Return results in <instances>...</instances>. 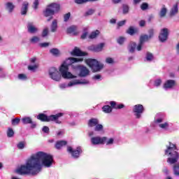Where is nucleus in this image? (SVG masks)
Wrapping results in <instances>:
<instances>
[{"label": "nucleus", "mask_w": 179, "mask_h": 179, "mask_svg": "<svg viewBox=\"0 0 179 179\" xmlns=\"http://www.w3.org/2000/svg\"><path fill=\"white\" fill-rule=\"evenodd\" d=\"M52 163H54L52 155L44 152H38L29 157L25 164L21 165L16 171L20 176H37L41 173L43 166L48 169L52 166Z\"/></svg>", "instance_id": "nucleus-1"}, {"label": "nucleus", "mask_w": 179, "mask_h": 179, "mask_svg": "<svg viewBox=\"0 0 179 179\" xmlns=\"http://www.w3.org/2000/svg\"><path fill=\"white\" fill-rule=\"evenodd\" d=\"M83 61V58H76V57H69L67 59H66L63 64L59 67V72L64 78V79H76V76H73L72 73L69 72V68L68 66H71V68H73V65L74 66H76V62H82Z\"/></svg>", "instance_id": "nucleus-2"}, {"label": "nucleus", "mask_w": 179, "mask_h": 179, "mask_svg": "<svg viewBox=\"0 0 179 179\" xmlns=\"http://www.w3.org/2000/svg\"><path fill=\"white\" fill-rule=\"evenodd\" d=\"M165 155L169 157L167 162L170 164H175L178 162L179 155L177 152V147L174 144L169 143V146L165 150Z\"/></svg>", "instance_id": "nucleus-3"}, {"label": "nucleus", "mask_w": 179, "mask_h": 179, "mask_svg": "<svg viewBox=\"0 0 179 179\" xmlns=\"http://www.w3.org/2000/svg\"><path fill=\"white\" fill-rule=\"evenodd\" d=\"M85 62L93 72H100V70L104 66L103 64L99 62L96 59H87Z\"/></svg>", "instance_id": "nucleus-4"}, {"label": "nucleus", "mask_w": 179, "mask_h": 179, "mask_svg": "<svg viewBox=\"0 0 179 179\" xmlns=\"http://www.w3.org/2000/svg\"><path fill=\"white\" fill-rule=\"evenodd\" d=\"M64 113H59L56 115H52L50 116H47L45 114L41 113L37 116L38 120L43 122H50V121H57L59 117H62Z\"/></svg>", "instance_id": "nucleus-5"}, {"label": "nucleus", "mask_w": 179, "mask_h": 179, "mask_svg": "<svg viewBox=\"0 0 179 179\" xmlns=\"http://www.w3.org/2000/svg\"><path fill=\"white\" fill-rule=\"evenodd\" d=\"M58 10H59V4L52 3L43 11V15L45 17H48V16H52L55 12H58Z\"/></svg>", "instance_id": "nucleus-6"}, {"label": "nucleus", "mask_w": 179, "mask_h": 179, "mask_svg": "<svg viewBox=\"0 0 179 179\" xmlns=\"http://www.w3.org/2000/svg\"><path fill=\"white\" fill-rule=\"evenodd\" d=\"M76 85H89V80H74L70 81L68 84L62 83L59 85L60 89H66V87H72V86H76Z\"/></svg>", "instance_id": "nucleus-7"}, {"label": "nucleus", "mask_w": 179, "mask_h": 179, "mask_svg": "<svg viewBox=\"0 0 179 179\" xmlns=\"http://www.w3.org/2000/svg\"><path fill=\"white\" fill-rule=\"evenodd\" d=\"M49 76L50 79H52L55 82H59L61 80V74L55 67H51L49 69Z\"/></svg>", "instance_id": "nucleus-8"}, {"label": "nucleus", "mask_w": 179, "mask_h": 179, "mask_svg": "<svg viewBox=\"0 0 179 179\" xmlns=\"http://www.w3.org/2000/svg\"><path fill=\"white\" fill-rule=\"evenodd\" d=\"M73 69H78L79 71V76L80 78H85L86 76H87V75H89L90 71L89 69H87V68H86V66H81V65H73Z\"/></svg>", "instance_id": "nucleus-9"}, {"label": "nucleus", "mask_w": 179, "mask_h": 179, "mask_svg": "<svg viewBox=\"0 0 179 179\" xmlns=\"http://www.w3.org/2000/svg\"><path fill=\"white\" fill-rule=\"evenodd\" d=\"M143 111H145V108L143 105L137 104L133 108V113H134L136 118H141V117H142V114H143Z\"/></svg>", "instance_id": "nucleus-10"}, {"label": "nucleus", "mask_w": 179, "mask_h": 179, "mask_svg": "<svg viewBox=\"0 0 179 179\" xmlns=\"http://www.w3.org/2000/svg\"><path fill=\"white\" fill-rule=\"evenodd\" d=\"M167 38H169V29L163 28L160 31L159 40L161 43H165V41H167Z\"/></svg>", "instance_id": "nucleus-11"}, {"label": "nucleus", "mask_w": 179, "mask_h": 179, "mask_svg": "<svg viewBox=\"0 0 179 179\" xmlns=\"http://www.w3.org/2000/svg\"><path fill=\"white\" fill-rule=\"evenodd\" d=\"M67 152H69V153H71L72 157H73L74 159H78L80 153H82V149H80V147H78L76 150H73V148H71V147H68Z\"/></svg>", "instance_id": "nucleus-12"}, {"label": "nucleus", "mask_w": 179, "mask_h": 179, "mask_svg": "<svg viewBox=\"0 0 179 179\" xmlns=\"http://www.w3.org/2000/svg\"><path fill=\"white\" fill-rule=\"evenodd\" d=\"M155 124H158V127H159L161 129H164L165 131H167V129H169V127H170L169 122H164L163 118H158L155 120Z\"/></svg>", "instance_id": "nucleus-13"}, {"label": "nucleus", "mask_w": 179, "mask_h": 179, "mask_svg": "<svg viewBox=\"0 0 179 179\" xmlns=\"http://www.w3.org/2000/svg\"><path fill=\"white\" fill-rule=\"evenodd\" d=\"M106 137L101 138L100 136H95L91 138V143L92 145H103L104 142L106 141Z\"/></svg>", "instance_id": "nucleus-14"}, {"label": "nucleus", "mask_w": 179, "mask_h": 179, "mask_svg": "<svg viewBox=\"0 0 179 179\" xmlns=\"http://www.w3.org/2000/svg\"><path fill=\"white\" fill-rule=\"evenodd\" d=\"M176 86V80H167L163 85L164 90H169L173 89Z\"/></svg>", "instance_id": "nucleus-15"}, {"label": "nucleus", "mask_w": 179, "mask_h": 179, "mask_svg": "<svg viewBox=\"0 0 179 179\" xmlns=\"http://www.w3.org/2000/svg\"><path fill=\"white\" fill-rule=\"evenodd\" d=\"M27 27L28 33H30L31 34H35V33H37V31H38V29L36 27V26H34V24L33 22H28Z\"/></svg>", "instance_id": "nucleus-16"}, {"label": "nucleus", "mask_w": 179, "mask_h": 179, "mask_svg": "<svg viewBox=\"0 0 179 179\" xmlns=\"http://www.w3.org/2000/svg\"><path fill=\"white\" fill-rule=\"evenodd\" d=\"M178 1L173 4V7L170 10V16H176L178 13Z\"/></svg>", "instance_id": "nucleus-17"}, {"label": "nucleus", "mask_w": 179, "mask_h": 179, "mask_svg": "<svg viewBox=\"0 0 179 179\" xmlns=\"http://www.w3.org/2000/svg\"><path fill=\"white\" fill-rule=\"evenodd\" d=\"M87 54L85 52H82L79 48H75L71 52V55H76L77 57H85Z\"/></svg>", "instance_id": "nucleus-18"}, {"label": "nucleus", "mask_w": 179, "mask_h": 179, "mask_svg": "<svg viewBox=\"0 0 179 179\" xmlns=\"http://www.w3.org/2000/svg\"><path fill=\"white\" fill-rule=\"evenodd\" d=\"M29 10V2L24 1L21 7V15H27Z\"/></svg>", "instance_id": "nucleus-19"}, {"label": "nucleus", "mask_w": 179, "mask_h": 179, "mask_svg": "<svg viewBox=\"0 0 179 179\" xmlns=\"http://www.w3.org/2000/svg\"><path fill=\"white\" fill-rule=\"evenodd\" d=\"M67 33L69 34H73L74 36H76L78 34V27L76 25H72L67 28Z\"/></svg>", "instance_id": "nucleus-20"}, {"label": "nucleus", "mask_w": 179, "mask_h": 179, "mask_svg": "<svg viewBox=\"0 0 179 179\" xmlns=\"http://www.w3.org/2000/svg\"><path fill=\"white\" fill-rule=\"evenodd\" d=\"M127 50L129 52L134 54V52H135V50H136V43L130 42L127 46Z\"/></svg>", "instance_id": "nucleus-21"}, {"label": "nucleus", "mask_w": 179, "mask_h": 179, "mask_svg": "<svg viewBox=\"0 0 179 179\" xmlns=\"http://www.w3.org/2000/svg\"><path fill=\"white\" fill-rule=\"evenodd\" d=\"M103 48H104V43H99L92 47V51H94V52H100L103 51Z\"/></svg>", "instance_id": "nucleus-22"}, {"label": "nucleus", "mask_w": 179, "mask_h": 179, "mask_svg": "<svg viewBox=\"0 0 179 179\" xmlns=\"http://www.w3.org/2000/svg\"><path fill=\"white\" fill-rule=\"evenodd\" d=\"M99 120L96 118H92L88 121V127L90 128H93V127H96L99 124Z\"/></svg>", "instance_id": "nucleus-23"}, {"label": "nucleus", "mask_w": 179, "mask_h": 179, "mask_svg": "<svg viewBox=\"0 0 179 179\" xmlns=\"http://www.w3.org/2000/svg\"><path fill=\"white\" fill-rule=\"evenodd\" d=\"M52 33H55L57 31V29H58V21L57 20H54L50 26Z\"/></svg>", "instance_id": "nucleus-24"}, {"label": "nucleus", "mask_w": 179, "mask_h": 179, "mask_svg": "<svg viewBox=\"0 0 179 179\" xmlns=\"http://www.w3.org/2000/svg\"><path fill=\"white\" fill-rule=\"evenodd\" d=\"M6 9L9 13H12L15 9V6L10 2L6 3Z\"/></svg>", "instance_id": "nucleus-25"}, {"label": "nucleus", "mask_w": 179, "mask_h": 179, "mask_svg": "<svg viewBox=\"0 0 179 179\" xmlns=\"http://www.w3.org/2000/svg\"><path fill=\"white\" fill-rule=\"evenodd\" d=\"M66 143H67L66 141H57V143L55 144V148H56V149L59 150V149H61V148H62V146L66 145Z\"/></svg>", "instance_id": "nucleus-26"}, {"label": "nucleus", "mask_w": 179, "mask_h": 179, "mask_svg": "<svg viewBox=\"0 0 179 179\" xmlns=\"http://www.w3.org/2000/svg\"><path fill=\"white\" fill-rule=\"evenodd\" d=\"M136 33H138V28H135L134 27H129L127 31V34H130V36H134V34Z\"/></svg>", "instance_id": "nucleus-27"}, {"label": "nucleus", "mask_w": 179, "mask_h": 179, "mask_svg": "<svg viewBox=\"0 0 179 179\" xmlns=\"http://www.w3.org/2000/svg\"><path fill=\"white\" fill-rule=\"evenodd\" d=\"M102 111L106 114H110L113 112V108L108 105H105L102 107Z\"/></svg>", "instance_id": "nucleus-28"}, {"label": "nucleus", "mask_w": 179, "mask_h": 179, "mask_svg": "<svg viewBox=\"0 0 179 179\" xmlns=\"http://www.w3.org/2000/svg\"><path fill=\"white\" fill-rule=\"evenodd\" d=\"M166 15H167V8L164 5L159 11V17H164Z\"/></svg>", "instance_id": "nucleus-29"}, {"label": "nucleus", "mask_w": 179, "mask_h": 179, "mask_svg": "<svg viewBox=\"0 0 179 179\" xmlns=\"http://www.w3.org/2000/svg\"><path fill=\"white\" fill-rule=\"evenodd\" d=\"M50 52L52 54V55H53V57H59L60 52L59 50L57 48L50 49Z\"/></svg>", "instance_id": "nucleus-30"}, {"label": "nucleus", "mask_w": 179, "mask_h": 179, "mask_svg": "<svg viewBox=\"0 0 179 179\" xmlns=\"http://www.w3.org/2000/svg\"><path fill=\"white\" fill-rule=\"evenodd\" d=\"M33 120H31V117H24L22 119V124H24V125L27 124H31V122Z\"/></svg>", "instance_id": "nucleus-31"}, {"label": "nucleus", "mask_w": 179, "mask_h": 179, "mask_svg": "<svg viewBox=\"0 0 179 179\" xmlns=\"http://www.w3.org/2000/svg\"><path fill=\"white\" fill-rule=\"evenodd\" d=\"M150 37L148 35H141L140 36V43H143V44H145V42L148 41V40H150Z\"/></svg>", "instance_id": "nucleus-32"}, {"label": "nucleus", "mask_w": 179, "mask_h": 179, "mask_svg": "<svg viewBox=\"0 0 179 179\" xmlns=\"http://www.w3.org/2000/svg\"><path fill=\"white\" fill-rule=\"evenodd\" d=\"M99 34H100V31L95 30L91 33L89 37L90 38H96V37H97Z\"/></svg>", "instance_id": "nucleus-33"}, {"label": "nucleus", "mask_w": 179, "mask_h": 179, "mask_svg": "<svg viewBox=\"0 0 179 179\" xmlns=\"http://www.w3.org/2000/svg\"><path fill=\"white\" fill-rule=\"evenodd\" d=\"M173 174L175 176H179V163L173 166Z\"/></svg>", "instance_id": "nucleus-34"}, {"label": "nucleus", "mask_w": 179, "mask_h": 179, "mask_svg": "<svg viewBox=\"0 0 179 179\" xmlns=\"http://www.w3.org/2000/svg\"><path fill=\"white\" fill-rule=\"evenodd\" d=\"M30 43H31L32 44H36L37 43H38L40 41V38H38V36H33L30 40H29Z\"/></svg>", "instance_id": "nucleus-35"}, {"label": "nucleus", "mask_w": 179, "mask_h": 179, "mask_svg": "<svg viewBox=\"0 0 179 179\" xmlns=\"http://www.w3.org/2000/svg\"><path fill=\"white\" fill-rule=\"evenodd\" d=\"M20 122V118H19V117H16L11 120V124L13 126L19 125Z\"/></svg>", "instance_id": "nucleus-36"}, {"label": "nucleus", "mask_w": 179, "mask_h": 179, "mask_svg": "<svg viewBox=\"0 0 179 179\" xmlns=\"http://www.w3.org/2000/svg\"><path fill=\"white\" fill-rule=\"evenodd\" d=\"M15 135V131H13V129L12 128H8L7 131V136L8 138H12Z\"/></svg>", "instance_id": "nucleus-37"}, {"label": "nucleus", "mask_w": 179, "mask_h": 179, "mask_svg": "<svg viewBox=\"0 0 179 179\" xmlns=\"http://www.w3.org/2000/svg\"><path fill=\"white\" fill-rule=\"evenodd\" d=\"M146 61H152L153 60V55L150 52H147L146 54V57H145Z\"/></svg>", "instance_id": "nucleus-38"}, {"label": "nucleus", "mask_w": 179, "mask_h": 179, "mask_svg": "<svg viewBox=\"0 0 179 179\" xmlns=\"http://www.w3.org/2000/svg\"><path fill=\"white\" fill-rule=\"evenodd\" d=\"M106 64H109L110 65H113V64H115V62L114 61V59L111 57H107L106 59Z\"/></svg>", "instance_id": "nucleus-39"}, {"label": "nucleus", "mask_w": 179, "mask_h": 179, "mask_svg": "<svg viewBox=\"0 0 179 179\" xmlns=\"http://www.w3.org/2000/svg\"><path fill=\"white\" fill-rule=\"evenodd\" d=\"M160 85H162V79L158 78L155 80L154 86H155V87H159L160 86Z\"/></svg>", "instance_id": "nucleus-40"}, {"label": "nucleus", "mask_w": 179, "mask_h": 179, "mask_svg": "<svg viewBox=\"0 0 179 179\" xmlns=\"http://www.w3.org/2000/svg\"><path fill=\"white\" fill-rule=\"evenodd\" d=\"M125 42V38L120 36L117 39V43L118 44H120V45L124 44V43Z\"/></svg>", "instance_id": "nucleus-41"}, {"label": "nucleus", "mask_w": 179, "mask_h": 179, "mask_svg": "<svg viewBox=\"0 0 179 179\" xmlns=\"http://www.w3.org/2000/svg\"><path fill=\"white\" fill-rule=\"evenodd\" d=\"M94 131H96L97 132H100V131H103V126L98 123V124L96 125L94 127Z\"/></svg>", "instance_id": "nucleus-42"}, {"label": "nucleus", "mask_w": 179, "mask_h": 179, "mask_svg": "<svg viewBox=\"0 0 179 179\" xmlns=\"http://www.w3.org/2000/svg\"><path fill=\"white\" fill-rule=\"evenodd\" d=\"M24 146H25V144H24V142L23 141H21L17 144V149H20V150L24 149Z\"/></svg>", "instance_id": "nucleus-43"}, {"label": "nucleus", "mask_w": 179, "mask_h": 179, "mask_svg": "<svg viewBox=\"0 0 179 179\" xmlns=\"http://www.w3.org/2000/svg\"><path fill=\"white\" fill-rule=\"evenodd\" d=\"M37 68H38V66L37 64L28 66L29 71H32V72H34L36 69H37Z\"/></svg>", "instance_id": "nucleus-44"}, {"label": "nucleus", "mask_w": 179, "mask_h": 179, "mask_svg": "<svg viewBox=\"0 0 179 179\" xmlns=\"http://www.w3.org/2000/svg\"><path fill=\"white\" fill-rule=\"evenodd\" d=\"M129 12V7L127 5H123V13L127 15Z\"/></svg>", "instance_id": "nucleus-45"}, {"label": "nucleus", "mask_w": 179, "mask_h": 179, "mask_svg": "<svg viewBox=\"0 0 179 179\" xmlns=\"http://www.w3.org/2000/svg\"><path fill=\"white\" fill-rule=\"evenodd\" d=\"M48 28H45L42 32V37H47V36H48Z\"/></svg>", "instance_id": "nucleus-46"}, {"label": "nucleus", "mask_w": 179, "mask_h": 179, "mask_svg": "<svg viewBox=\"0 0 179 179\" xmlns=\"http://www.w3.org/2000/svg\"><path fill=\"white\" fill-rule=\"evenodd\" d=\"M142 47H143V43L140 42L138 43L137 47H136L137 51H142Z\"/></svg>", "instance_id": "nucleus-47"}, {"label": "nucleus", "mask_w": 179, "mask_h": 179, "mask_svg": "<svg viewBox=\"0 0 179 179\" xmlns=\"http://www.w3.org/2000/svg\"><path fill=\"white\" fill-rule=\"evenodd\" d=\"M18 78L20 80H26L27 79V76L25 74H19Z\"/></svg>", "instance_id": "nucleus-48"}, {"label": "nucleus", "mask_w": 179, "mask_h": 179, "mask_svg": "<svg viewBox=\"0 0 179 179\" xmlns=\"http://www.w3.org/2000/svg\"><path fill=\"white\" fill-rule=\"evenodd\" d=\"M109 104L110 105L112 110L113 108H115V109L117 108V102L112 101L109 102Z\"/></svg>", "instance_id": "nucleus-49"}, {"label": "nucleus", "mask_w": 179, "mask_h": 179, "mask_svg": "<svg viewBox=\"0 0 179 179\" xmlns=\"http://www.w3.org/2000/svg\"><path fill=\"white\" fill-rule=\"evenodd\" d=\"M148 7H149V5L147 3H143L141 6V8L142 10H146V9H148Z\"/></svg>", "instance_id": "nucleus-50"}, {"label": "nucleus", "mask_w": 179, "mask_h": 179, "mask_svg": "<svg viewBox=\"0 0 179 179\" xmlns=\"http://www.w3.org/2000/svg\"><path fill=\"white\" fill-rule=\"evenodd\" d=\"M69 17H71V13L65 14L64 16V22H68L69 20Z\"/></svg>", "instance_id": "nucleus-51"}, {"label": "nucleus", "mask_w": 179, "mask_h": 179, "mask_svg": "<svg viewBox=\"0 0 179 179\" xmlns=\"http://www.w3.org/2000/svg\"><path fill=\"white\" fill-rule=\"evenodd\" d=\"M38 5H39L38 0H35L34 1V5H33L34 9H35V10L38 9Z\"/></svg>", "instance_id": "nucleus-52"}, {"label": "nucleus", "mask_w": 179, "mask_h": 179, "mask_svg": "<svg viewBox=\"0 0 179 179\" xmlns=\"http://www.w3.org/2000/svg\"><path fill=\"white\" fill-rule=\"evenodd\" d=\"M94 13V10L90 9L85 13V16H90Z\"/></svg>", "instance_id": "nucleus-53"}, {"label": "nucleus", "mask_w": 179, "mask_h": 179, "mask_svg": "<svg viewBox=\"0 0 179 179\" xmlns=\"http://www.w3.org/2000/svg\"><path fill=\"white\" fill-rule=\"evenodd\" d=\"M92 79L94 80H101V75L97 74L92 77Z\"/></svg>", "instance_id": "nucleus-54"}, {"label": "nucleus", "mask_w": 179, "mask_h": 179, "mask_svg": "<svg viewBox=\"0 0 179 179\" xmlns=\"http://www.w3.org/2000/svg\"><path fill=\"white\" fill-rule=\"evenodd\" d=\"M86 0H75V3H77L78 5H82V3H86Z\"/></svg>", "instance_id": "nucleus-55"}, {"label": "nucleus", "mask_w": 179, "mask_h": 179, "mask_svg": "<svg viewBox=\"0 0 179 179\" xmlns=\"http://www.w3.org/2000/svg\"><path fill=\"white\" fill-rule=\"evenodd\" d=\"M155 34V30H154L153 29H150V30L148 31V34H149L148 37H149L150 38H152V37H153V34Z\"/></svg>", "instance_id": "nucleus-56"}, {"label": "nucleus", "mask_w": 179, "mask_h": 179, "mask_svg": "<svg viewBox=\"0 0 179 179\" xmlns=\"http://www.w3.org/2000/svg\"><path fill=\"white\" fill-rule=\"evenodd\" d=\"M127 23V20H122V21H120L118 23H117V26L119 27H121L122 26H124V24H125Z\"/></svg>", "instance_id": "nucleus-57"}, {"label": "nucleus", "mask_w": 179, "mask_h": 179, "mask_svg": "<svg viewBox=\"0 0 179 179\" xmlns=\"http://www.w3.org/2000/svg\"><path fill=\"white\" fill-rule=\"evenodd\" d=\"M42 131L45 132V134H48V132H50V128H48L47 126H44L42 129Z\"/></svg>", "instance_id": "nucleus-58"}, {"label": "nucleus", "mask_w": 179, "mask_h": 179, "mask_svg": "<svg viewBox=\"0 0 179 179\" xmlns=\"http://www.w3.org/2000/svg\"><path fill=\"white\" fill-rule=\"evenodd\" d=\"M39 45L42 48H44L45 47H48V45H50V43H39Z\"/></svg>", "instance_id": "nucleus-59"}, {"label": "nucleus", "mask_w": 179, "mask_h": 179, "mask_svg": "<svg viewBox=\"0 0 179 179\" xmlns=\"http://www.w3.org/2000/svg\"><path fill=\"white\" fill-rule=\"evenodd\" d=\"M146 24V22L143 20H141L139 22V25L141 26V27H143V26H145Z\"/></svg>", "instance_id": "nucleus-60"}, {"label": "nucleus", "mask_w": 179, "mask_h": 179, "mask_svg": "<svg viewBox=\"0 0 179 179\" xmlns=\"http://www.w3.org/2000/svg\"><path fill=\"white\" fill-rule=\"evenodd\" d=\"M114 143V139L113 138H110L107 142L106 145H113Z\"/></svg>", "instance_id": "nucleus-61"}, {"label": "nucleus", "mask_w": 179, "mask_h": 179, "mask_svg": "<svg viewBox=\"0 0 179 179\" xmlns=\"http://www.w3.org/2000/svg\"><path fill=\"white\" fill-rule=\"evenodd\" d=\"M124 104H122V103L119 104V105L117 104V105H116V110H117V109H119V110H120V109H121V108H124Z\"/></svg>", "instance_id": "nucleus-62"}, {"label": "nucleus", "mask_w": 179, "mask_h": 179, "mask_svg": "<svg viewBox=\"0 0 179 179\" xmlns=\"http://www.w3.org/2000/svg\"><path fill=\"white\" fill-rule=\"evenodd\" d=\"M86 37H87V32L85 31L82 34L81 38L85 39Z\"/></svg>", "instance_id": "nucleus-63"}, {"label": "nucleus", "mask_w": 179, "mask_h": 179, "mask_svg": "<svg viewBox=\"0 0 179 179\" xmlns=\"http://www.w3.org/2000/svg\"><path fill=\"white\" fill-rule=\"evenodd\" d=\"M163 173H164V174H169V169H167V168H164L163 169Z\"/></svg>", "instance_id": "nucleus-64"}]
</instances>
